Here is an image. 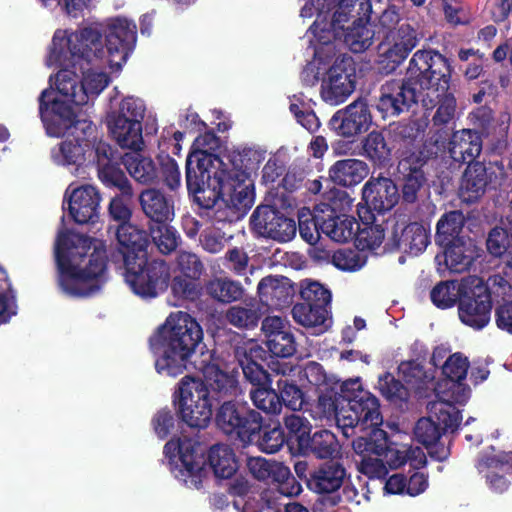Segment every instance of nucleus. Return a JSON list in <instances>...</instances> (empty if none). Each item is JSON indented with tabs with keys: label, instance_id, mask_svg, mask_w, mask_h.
<instances>
[{
	"label": "nucleus",
	"instance_id": "obj_53",
	"mask_svg": "<svg viewBox=\"0 0 512 512\" xmlns=\"http://www.w3.org/2000/svg\"><path fill=\"white\" fill-rule=\"evenodd\" d=\"M341 395H343L342 384L340 385L339 391L335 390L333 387H325L321 390L316 403V408L320 416L326 418L333 417L338 423L340 413L345 405L344 398H342Z\"/></svg>",
	"mask_w": 512,
	"mask_h": 512
},
{
	"label": "nucleus",
	"instance_id": "obj_16",
	"mask_svg": "<svg viewBox=\"0 0 512 512\" xmlns=\"http://www.w3.org/2000/svg\"><path fill=\"white\" fill-rule=\"evenodd\" d=\"M103 35H105L104 48L109 65L121 68L135 47L136 24L125 17H115L103 25Z\"/></svg>",
	"mask_w": 512,
	"mask_h": 512
},
{
	"label": "nucleus",
	"instance_id": "obj_42",
	"mask_svg": "<svg viewBox=\"0 0 512 512\" xmlns=\"http://www.w3.org/2000/svg\"><path fill=\"white\" fill-rule=\"evenodd\" d=\"M465 223V217L462 211L452 210L444 213L437 222L435 241L441 247L449 245L456 239L462 238L460 235Z\"/></svg>",
	"mask_w": 512,
	"mask_h": 512
},
{
	"label": "nucleus",
	"instance_id": "obj_39",
	"mask_svg": "<svg viewBox=\"0 0 512 512\" xmlns=\"http://www.w3.org/2000/svg\"><path fill=\"white\" fill-rule=\"evenodd\" d=\"M102 62H95L93 65L79 66V72L81 73L80 81V95L77 101L81 103V107L88 103L90 97L98 96L108 85L110 79L105 72H97L95 69L101 68Z\"/></svg>",
	"mask_w": 512,
	"mask_h": 512
},
{
	"label": "nucleus",
	"instance_id": "obj_55",
	"mask_svg": "<svg viewBox=\"0 0 512 512\" xmlns=\"http://www.w3.org/2000/svg\"><path fill=\"white\" fill-rule=\"evenodd\" d=\"M451 81L448 83L446 92L443 95H437L433 91H428L426 96L430 98V102L436 101L438 104L437 110L433 116V123L435 126L448 124L455 115L456 99L453 93L450 92Z\"/></svg>",
	"mask_w": 512,
	"mask_h": 512
},
{
	"label": "nucleus",
	"instance_id": "obj_56",
	"mask_svg": "<svg viewBox=\"0 0 512 512\" xmlns=\"http://www.w3.org/2000/svg\"><path fill=\"white\" fill-rule=\"evenodd\" d=\"M277 393L281 407L285 405L287 408L297 411L301 410L304 405V392L292 380L281 377L277 381Z\"/></svg>",
	"mask_w": 512,
	"mask_h": 512
},
{
	"label": "nucleus",
	"instance_id": "obj_7",
	"mask_svg": "<svg viewBox=\"0 0 512 512\" xmlns=\"http://www.w3.org/2000/svg\"><path fill=\"white\" fill-rule=\"evenodd\" d=\"M415 133L401 135L405 150L397 165V172L402 181L400 197L403 203L413 204L426 181L423 171L429 159L436 158L444 149L446 138L442 130H414Z\"/></svg>",
	"mask_w": 512,
	"mask_h": 512
},
{
	"label": "nucleus",
	"instance_id": "obj_58",
	"mask_svg": "<svg viewBox=\"0 0 512 512\" xmlns=\"http://www.w3.org/2000/svg\"><path fill=\"white\" fill-rule=\"evenodd\" d=\"M266 346L275 357L289 358L296 353L297 343L291 328L269 336Z\"/></svg>",
	"mask_w": 512,
	"mask_h": 512
},
{
	"label": "nucleus",
	"instance_id": "obj_36",
	"mask_svg": "<svg viewBox=\"0 0 512 512\" xmlns=\"http://www.w3.org/2000/svg\"><path fill=\"white\" fill-rule=\"evenodd\" d=\"M371 11L370 0H338L330 26L338 33L339 30H344L345 23L350 19L353 22L369 21Z\"/></svg>",
	"mask_w": 512,
	"mask_h": 512
},
{
	"label": "nucleus",
	"instance_id": "obj_3",
	"mask_svg": "<svg viewBox=\"0 0 512 512\" xmlns=\"http://www.w3.org/2000/svg\"><path fill=\"white\" fill-rule=\"evenodd\" d=\"M78 245L68 234L58 236L55 244V260L58 284L62 291L77 298L91 297L98 293L105 282L107 253L103 247L91 249L87 239H78Z\"/></svg>",
	"mask_w": 512,
	"mask_h": 512
},
{
	"label": "nucleus",
	"instance_id": "obj_9",
	"mask_svg": "<svg viewBox=\"0 0 512 512\" xmlns=\"http://www.w3.org/2000/svg\"><path fill=\"white\" fill-rule=\"evenodd\" d=\"M430 415L420 418L414 427V436L431 458L443 462L451 454L449 445L440 442L442 435L455 432L462 420L460 410L450 401H436L430 404Z\"/></svg>",
	"mask_w": 512,
	"mask_h": 512
},
{
	"label": "nucleus",
	"instance_id": "obj_24",
	"mask_svg": "<svg viewBox=\"0 0 512 512\" xmlns=\"http://www.w3.org/2000/svg\"><path fill=\"white\" fill-rule=\"evenodd\" d=\"M108 231L115 235L117 250L124 265L136 259L143 261L144 256L148 254L150 234L144 228L130 222L125 225L110 226Z\"/></svg>",
	"mask_w": 512,
	"mask_h": 512
},
{
	"label": "nucleus",
	"instance_id": "obj_19",
	"mask_svg": "<svg viewBox=\"0 0 512 512\" xmlns=\"http://www.w3.org/2000/svg\"><path fill=\"white\" fill-rule=\"evenodd\" d=\"M356 66L352 57L336 58L321 84L322 99L331 104L343 103L356 88Z\"/></svg>",
	"mask_w": 512,
	"mask_h": 512
},
{
	"label": "nucleus",
	"instance_id": "obj_12",
	"mask_svg": "<svg viewBox=\"0 0 512 512\" xmlns=\"http://www.w3.org/2000/svg\"><path fill=\"white\" fill-rule=\"evenodd\" d=\"M494 288L505 293L510 286L504 277L496 274L490 276L486 283L479 280L472 288L465 290L458 302V315L463 324L475 330H481L488 325L491 318Z\"/></svg>",
	"mask_w": 512,
	"mask_h": 512
},
{
	"label": "nucleus",
	"instance_id": "obj_38",
	"mask_svg": "<svg viewBox=\"0 0 512 512\" xmlns=\"http://www.w3.org/2000/svg\"><path fill=\"white\" fill-rule=\"evenodd\" d=\"M329 124L332 128H369L372 116L366 103L355 101L344 110L337 111Z\"/></svg>",
	"mask_w": 512,
	"mask_h": 512
},
{
	"label": "nucleus",
	"instance_id": "obj_6",
	"mask_svg": "<svg viewBox=\"0 0 512 512\" xmlns=\"http://www.w3.org/2000/svg\"><path fill=\"white\" fill-rule=\"evenodd\" d=\"M61 69L55 75V86L44 89L39 97V115L45 128H76L79 124L91 128L93 122L77 101L80 95L79 65L72 66L70 59L65 64H56Z\"/></svg>",
	"mask_w": 512,
	"mask_h": 512
},
{
	"label": "nucleus",
	"instance_id": "obj_45",
	"mask_svg": "<svg viewBox=\"0 0 512 512\" xmlns=\"http://www.w3.org/2000/svg\"><path fill=\"white\" fill-rule=\"evenodd\" d=\"M363 227L355 228V241L357 247L361 250H376L385 239V230L381 225L373 224L375 216L371 214L368 218H364L359 213Z\"/></svg>",
	"mask_w": 512,
	"mask_h": 512
},
{
	"label": "nucleus",
	"instance_id": "obj_27",
	"mask_svg": "<svg viewBox=\"0 0 512 512\" xmlns=\"http://www.w3.org/2000/svg\"><path fill=\"white\" fill-rule=\"evenodd\" d=\"M138 201L143 214L157 225L169 224L175 217V201L172 195L158 188L143 189Z\"/></svg>",
	"mask_w": 512,
	"mask_h": 512
},
{
	"label": "nucleus",
	"instance_id": "obj_49",
	"mask_svg": "<svg viewBox=\"0 0 512 512\" xmlns=\"http://www.w3.org/2000/svg\"><path fill=\"white\" fill-rule=\"evenodd\" d=\"M18 312L16 291L8 272L0 265V326L10 322Z\"/></svg>",
	"mask_w": 512,
	"mask_h": 512
},
{
	"label": "nucleus",
	"instance_id": "obj_15",
	"mask_svg": "<svg viewBox=\"0 0 512 512\" xmlns=\"http://www.w3.org/2000/svg\"><path fill=\"white\" fill-rule=\"evenodd\" d=\"M217 179V201L229 203L236 211L246 216L255 202V186L250 174L231 162L227 170L218 172Z\"/></svg>",
	"mask_w": 512,
	"mask_h": 512
},
{
	"label": "nucleus",
	"instance_id": "obj_59",
	"mask_svg": "<svg viewBox=\"0 0 512 512\" xmlns=\"http://www.w3.org/2000/svg\"><path fill=\"white\" fill-rule=\"evenodd\" d=\"M254 406L267 414L277 415L282 407L276 389L270 386L252 388L249 392Z\"/></svg>",
	"mask_w": 512,
	"mask_h": 512
},
{
	"label": "nucleus",
	"instance_id": "obj_46",
	"mask_svg": "<svg viewBox=\"0 0 512 512\" xmlns=\"http://www.w3.org/2000/svg\"><path fill=\"white\" fill-rule=\"evenodd\" d=\"M466 288L455 280L440 281L430 291L432 303L439 309L452 308L460 301Z\"/></svg>",
	"mask_w": 512,
	"mask_h": 512
},
{
	"label": "nucleus",
	"instance_id": "obj_25",
	"mask_svg": "<svg viewBox=\"0 0 512 512\" xmlns=\"http://www.w3.org/2000/svg\"><path fill=\"white\" fill-rule=\"evenodd\" d=\"M446 138L443 150L448 149L449 156L455 162L474 163L482 151V140L478 130H442L440 132Z\"/></svg>",
	"mask_w": 512,
	"mask_h": 512
},
{
	"label": "nucleus",
	"instance_id": "obj_40",
	"mask_svg": "<svg viewBox=\"0 0 512 512\" xmlns=\"http://www.w3.org/2000/svg\"><path fill=\"white\" fill-rule=\"evenodd\" d=\"M123 165L131 177L141 184H153L159 181V169L150 157L126 153Z\"/></svg>",
	"mask_w": 512,
	"mask_h": 512
},
{
	"label": "nucleus",
	"instance_id": "obj_54",
	"mask_svg": "<svg viewBox=\"0 0 512 512\" xmlns=\"http://www.w3.org/2000/svg\"><path fill=\"white\" fill-rule=\"evenodd\" d=\"M486 247L488 252L495 257H501L504 254L512 255V239L508 220H502L501 226H495L489 231Z\"/></svg>",
	"mask_w": 512,
	"mask_h": 512
},
{
	"label": "nucleus",
	"instance_id": "obj_22",
	"mask_svg": "<svg viewBox=\"0 0 512 512\" xmlns=\"http://www.w3.org/2000/svg\"><path fill=\"white\" fill-rule=\"evenodd\" d=\"M496 178L491 164L487 166L483 162L469 163L461 176L459 198L466 204L478 203Z\"/></svg>",
	"mask_w": 512,
	"mask_h": 512
},
{
	"label": "nucleus",
	"instance_id": "obj_48",
	"mask_svg": "<svg viewBox=\"0 0 512 512\" xmlns=\"http://www.w3.org/2000/svg\"><path fill=\"white\" fill-rule=\"evenodd\" d=\"M368 21L352 22V26L341 30L344 43L354 53L366 51L373 43L374 31L367 26Z\"/></svg>",
	"mask_w": 512,
	"mask_h": 512
},
{
	"label": "nucleus",
	"instance_id": "obj_10",
	"mask_svg": "<svg viewBox=\"0 0 512 512\" xmlns=\"http://www.w3.org/2000/svg\"><path fill=\"white\" fill-rule=\"evenodd\" d=\"M216 154L203 150L189 153L185 165V180L188 194L203 209L213 208L217 202L216 181L218 172L227 170L231 164Z\"/></svg>",
	"mask_w": 512,
	"mask_h": 512
},
{
	"label": "nucleus",
	"instance_id": "obj_20",
	"mask_svg": "<svg viewBox=\"0 0 512 512\" xmlns=\"http://www.w3.org/2000/svg\"><path fill=\"white\" fill-rule=\"evenodd\" d=\"M475 467L485 479L488 488L496 494H503L511 485L512 451L495 453V447L479 453Z\"/></svg>",
	"mask_w": 512,
	"mask_h": 512
},
{
	"label": "nucleus",
	"instance_id": "obj_8",
	"mask_svg": "<svg viewBox=\"0 0 512 512\" xmlns=\"http://www.w3.org/2000/svg\"><path fill=\"white\" fill-rule=\"evenodd\" d=\"M103 24L90 23L79 27L75 32L65 36L56 31L50 46L48 61L50 64H65V58L70 59L72 66L93 65L102 62L105 48L102 41Z\"/></svg>",
	"mask_w": 512,
	"mask_h": 512
},
{
	"label": "nucleus",
	"instance_id": "obj_17",
	"mask_svg": "<svg viewBox=\"0 0 512 512\" xmlns=\"http://www.w3.org/2000/svg\"><path fill=\"white\" fill-rule=\"evenodd\" d=\"M342 140L338 141V149L343 153L361 154L373 162L375 166L385 168L392 160V149L388 146L384 136L377 130H372L362 138V130H340Z\"/></svg>",
	"mask_w": 512,
	"mask_h": 512
},
{
	"label": "nucleus",
	"instance_id": "obj_52",
	"mask_svg": "<svg viewBox=\"0 0 512 512\" xmlns=\"http://www.w3.org/2000/svg\"><path fill=\"white\" fill-rule=\"evenodd\" d=\"M377 388L387 401L400 407L407 403L410 397L409 388L390 372L379 376Z\"/></svg>",
	"mask_w": 512,
	"mask_h": 512
},
{
	"label": "nucleus",
	"instance_id": "obj_23",
	"mask_svg": "<svg viewBox=\"0 0 512 512\" xmlns=\"http://www.w3.org/2000/svg\"><path fill=\"white\" fill-rule=\"evenodd\" d=\"M400 193L396 183L389 177L379 175L371 177L362 188V200L366 204V213L384 214L399 202Z\"/></svg>",
	"mask_w": 512,
	"mask_h": 512
},
{
	"label": "nucleus",
	"instance_id": "obj_33",
	"mask_svg": "<svg viewBox=\"0 0 512 512\" xmlns=\"http://www.w3.org/2000/svg\"><path fill=\"white\" fill-rule=\"evenodd\" d=\"M441 247L444 249L446 266L455 273L468 270L478 256L477 246L470 237L464 236Z\"/></svg>",
	"mask_w": 512,
	"mask_h": 512
},
{
	"label": "nucleus",
	"instance_id": "obj_50",
	"mask_svg": "<svg viewBox=\"0 0 512 512\" xmlns=\"http://www.w3.org/2000/svg\"><path fill=\"white\" fill-rule=\"evenodd\" d=\"M284 425L288 431V441L297 445L300 454H307V445L312 429L309 421L304 417L292 414L285 417Z\"/></svg>",
	"mask_w": 512,
	"mask_h": 512
},
{
	"label": "nucleus",
	"instance_id": "obj_2",
	"mask_svg": "<svg viewBox=\"0 0 512 512\" xmlns=\"http://www.w3.org/2000/svg\"><path fill=\"white\" fill-rule=\"evenodd\" d=\"M452 61L434 49L417 50L409 61L402 80L386 81L381 86L377 111L385 119L398 116L418 103L424 93L443 95L452 81Z\"/></svg>",
	"mask_w": 512,
	"mask_h": 512
},
{
	"label": "nucleus",
	"instance_id": "obj_1",
	"mask_svg": "<svg viewBox=\"0 0 512 512\" xmlns=\"http://www.w3.org/2000/svg\"><path fill=\"white\" fill-rule=\"evenodd\" d=\"M204 379L184 376L173 394L177 415L191 428L205 429L212 418L216 428L241 444L253 443L262 430L263 417L248 402L236 399V376L207 364Z\"/></svg>",
	"mask_w": 512,
	"mask_h": 512
},
{
	"label": "nucleus",
	"instance_id": "obj_34",
	"mask_svg": "<svg viewBox=\"0 0 512 512\" xmlns=\"http://www.w3.org/2000/svg\"><path fill=\"white\" fill-rule=\"evenodd\" d=\"M368 174V164L354 158L338 160L329 169L332 182L342 187H353L361 183Z\"/></svg>",
	"mask_w": 512,
	"mask_h": 512
},
{
	"label": "nucleus",
	"instance_id": "obj_31",
	"mask_svg": "<svg viewBox=\"0 0 512 512\" xmlns=\"http://www.w3.org/2000/svg\"><path fill=\"white\" fill-rule=\"evenodd\" d=\"M323 208L320 213L324 216L321 231L330 239L339 243H346L355 236V228H359V223L353 216L346 214H337L329 204H321Z\"/></svg>",
	"mask_w": 512,
	"mask_h": 512
},
{
	"label": "nucleus",
	"instance_id": "obj_29",
	"mask_svg": "<svg viewBox=\"0 0 512 512\" xmlns=\"http://www.w3.org/2000/svg\"><path fill=\"white\" fill-rule=\"evenodd\" d=\"M101 196L91 185H84L73 190L68 201V211L78 224L94 223L98 218Z\"/></svg>",
	"mask_w": 512,
	"mask_h": 512
},
{
	"label": "nucleus",
	"instance_id": "obj_62",
	"mask_svg": "<svg viewBox=\"0 0 512 512\" xmlns=\"http://www.w3.org/2000/svg\"><path fill=\"white\" fill-rule=\"evenodd\" d=\"M469 368V362L461 353L450 355L442 366V374L447 380L458 382L465 380Z\"/></svg>",
	"mask_w": 512,
	"mask_h": 512
},
{
	"label": "nucleus",
	"instance_id": "obj_60",
	"mask_svg": "<svg viewBox=\"0 0 512 512\" xmlns=\"http://www.w3.org/2000/svg\"><path fill=\"white\" fill-rule=\"evenodd\" d=\"M150 238H152L158 250L164 255L175 251L180 241V236L176 229L168 224L158 225L156 230L151 229Z\"/></svg>",
	"mask_w": 512,
	"mask_h": 512
},
{
	"label": "nucleus",
	"instance_id": "obj_14",
	"mask_svg": "<svg viewBox=\"0 0 512 512\" xmlns=\"http://www.w3.org/2000/svg\"><path fill=\"white\" fill-rule=\"evenodd\" d=\"M125 281L131 290L143 299L156 298L164 293L170 282V267L164 260L148 261V254L142 260L124 265Z\"/></svg>",
	"mask_w": 512,
	"mask_h": 512
},
{
	"label": "nucleus",
	"instance_id": "obj_44",
	"mask_svg": "<svg viewBox=\"0 0 512 512\" xmlns=\"http://www.w3.org/2000/svg\"><path fill=\"white\" fill-rule=\"evenodd\" d=\"M206 294L213 300L228 304L242 299L244 289L242 285L229 278H214L205 284Z\"/></svg>",
	"mask_w": 512,
	"mask_h": 512
},
{
	"label": "nucleus",
	"instance_id": "obj_37",
	"mask_svg": "<svg viewBox=\"0 0 512 512\" xmlns=\"http://www.w3.org/2000/svg\"><path fill=\"white\" fill-rule=\"evenodd\" d=\"M330 306L321 304L297 303L292 308V316L296 323L315 328L318 333L325 332L331 324Z\"/></svg>",
	"mask_w": 512,
	"mask_h": 512
},
{
	"label": "nucleus",
	"instance_id": "obj_61",
	"mask_svg": "<svg viewBox=\"0 0 512 512\" xmlns=\"http://www.w3.org/2000/svg\"><path fill=\"white\" fill-rule=\"evenodd\" d=\"M254 441L257 442L261 451L273 454L282 448L285 442V434L280 425L273 428L262 427Z\"/></svg>",
	"mask_w": 512,
	"mask_h": 512
},
{
	"label": "nucleus",
	"instance_id": "obj_13",
	"mask_svg": "<svg viewBox=\"0 0 512 512\" xmlns=\"http://www.w3.org/2000/svg\"><path fill=\"white\" fill-rule=\"evenodd\" d=\"M169 469L186 486L199 489L205 476L204 453L190 439L169 440L163 449Z\"/></svg>",
	"mask_w": 512,
	"mask_h": 512
},
{
	"label": "nucleus",
	"instance_id": "obj_21",
	"mask_svg": "<svg viewBox=\"0 0 512 512\" xmlns=\"http://www.w3.org/2000/svg\"><path fill=\"white\" fill-rule=\"evenodd\" d=\"M429 243L430 230L423 223H407L404 217L395 216L385 250L402 251L416 256L422 253Z\"/></svg>",
	"mask_w": 512,
	"mask_h": 512
},
{
	"label": "nucleus",
	"instance_id": "obj_5",
	"mask_svg": "<svg viewBox=\"0 0 512 512\" xmlns=\"http://www.w3.org/2000/svg\"><path fill=\"white\" fill-rule=\"evenodd\" d=\"M202 340L203 329L195 318L183 311L171 313L149 340L157 372L182 374Z\"/></svg>",
	"mask_w": 512,
	"mask_h": 512
},
{
	"label": "nucleus",
	"instance_id": "obj_4",
	"mask_svg": "<svg viewBox=\"0 0 512 512\" xmlns=\"http://www.w3.org/2000/svg\"><path fill=\"white\" fill-rule=\"evenodd\" d=\"M49 137L64 138L61 154L68 164L95 163L101 182L119 189V193L133 191L121 169L123 158L116 149L98 136V130H46Z\"/></svg>",
	"mask_w": 512,
	"mask_h": 512
},
{
	"label": "nucleus",
	"instance_id": "obj_47",
	"mask_svg": "<svg viewBox=\"0 0 512 512\" xmlns=\"http://www.w3.org/2000/svg\"><path fill=\"white\" fill-rule=\"evenodd\" d=\"M107 217L108 227L130 223L133 217V191L113 196L108 205Z\"/></svg>",
	"mask_w": 512,
	"mask_h": 512
},
{
	"label": "nucleus",
	"instance_id": "obj_18",
	"mask_svg": "<svg viewBox=\"0 0 512 512\" xmlns=\"http://www.w3.org/2000/svg\"><path fill=\"white\" fill-rule=\"evenodd\" d=\"M250 229L260 237L278 242L290 241L296 234L295 221L275 205L260 204L250 216Z\"/></svg>",
	"mask_w": 512,
	"mask_h": 512
},
{
	"label": "nucleus",
	"instance_id": "obj_35",
	"mask_svg": "<svg viewBox=\"0 0 512 512\" xmlns=\"http://www.w3.org/2000/svg\"><path fill=\"white\" fill-rule=\"evenodd\" d=\"M145 105L142 100L127 97L122 100L118 111L107 114V128H142L145 114Z\"/></svg>",
	"mask_w": 512,
	"mask_h": 512
},
{
	"label": "nucleus",
	"instance_id": "obj_41",
	"mask_svg": "<svg viewBox=\"0 0 512 512\" xmlns=\"http://www.w3.org/2000/svg\"><path fill=\"white\" fill-rule=\"evenodd\" d=\"M364 432V435L358 436L352 441L355 454L359 457L381 456L389 438L388 433L380 426H368Z\"/></svg>",
	"mask_w": 512,
	"mask_h": 512
},
{
	"label": "nucleus",
	"instance_id": "obj_28",
	"mask_svg": "<svg viewBox=\"0 0 512 512\" xmlns=\"http://www.w3.org/2000/svg\"><path fill=\"white\" fill-rule=\"evenodd\" d=\"M346 477V469L337 461H328L305 475L307 487L319 495H339Z\"/></svg>",
	"mask_w": 512,
	"mask_h": 512
},
{
	"label": "nucleus",
	"instance_id": "obj_26",
	"mask_svg": "<svg viewBox=\"0 0 512 512\" xmlns=\"http://www.w3.org/2000/svg\"><path fill=\"white\" fill-rule=\"evenodd\" d=\"M296 289L292 281L281 275L263 277L257 285L259 301L271 310H282L293 303Z\"/></svg>",
	"mask_w": 512,
	"mask_h": 512
},
{
	"label": "nucleus",
	"instance_id": "obj_11",
	"mask_svg": "<svg viewBox=\"0 0 512 512\" xmlns=\"http://www.w3.org/2000/svg\"><path fill=\"white\" fill-rule=\"evenodd\" d=\"M342 398L345 405L338 419V426L344 430L359 428L365 431L368 426H381L383 417L378 398L362 388L359 378L342 383Z\"/></svg>",
	"mask_w": 512,
	"mask_h": 512
},
{
	"label": "nucleus",
	"instance_id": "obj_30",
	"mask_svg": "<svg viewBox=\"0 0 512 512\" xmlns=\"http://www.w3.org/2000/svg\"><path fill=\"white\" fill-rule=\"evenodd\" d=\"M236 355L245 379L253 388L272 385L271 375L262 364L266 360V351L261 346L253 344L242 353L237 350Z\"/></svg>",
	"mask_w": 512,
	"mask_h": 512
},
{
	"label": "nucleus",
	"instance_id": "obj_64",
	"mask_svg": "<svg viewBox=\"0 0 512 512\" xmlns=\"http://www.w3.org/2000/svg\"><path fill=\"white\" fill-rule=\"evenodd\" d=\"M271 478L279 482L280 491L286 496H297L302 490L301 485L291 474L289 468L282 464L274 462Z\"/></svg>",
	"mask_w": 512,
	"mask_h": 512
},
{
	"label": "nucleus",
	"instance_id": "obj_57",
	"mask_svg": "<svg viewBox=\"0 0 512 512\" xmlns=\"http://www.w3.org/2000/svg\"><path fill=\"white\" fill-rule=\"evenodd\" d=\"M225 318L239 329H253L261 319V312L256 307L234 305L226 311Z\"/></svg>",
	"mask_w": 512,
	"mask_h": 512
},
{
	"label": "nucleus",
	"instance_id": "obj_51",
	"mask_svg": "<svg viewBox=\"0 0 512 512\" xmlns=\"http://www.w3.org/2000/svg\"><path fill=\"white\" fill-rule=\"evenodd\" d=\"M338 451V440L329 430L316 431L308 440L307 454L312 453L319 459L333 458Z\"/></svg>",
	"mask_w": 512,
	"mask_h": 512
},
{
	"label": "nucleus",
	"instance_id": "obj_43",
	"mask_svg": "<svg viewBox=\"0 0 512 512\" xmlns=\"http://www.w3.org/2000/svg\"><path fill=\"white\" fill-rule=\"evenodd\" d=\"M398 371L405 383L421 394L435 376L433 370H426L424 365L417 360L402 361L398 366Z\"/></svg>",
	"mask_w": 512,
	"mask_h": 512
},
{
	"label": "nucleus",
	"instance_id": "obj_63",
	"mask_svg": "<svg viewBox=\"0 0 512 512\" xmlns=\"http://www.w3.org/2000/svg\"><path fill=\"white\" fill-rule=\"evenodd\" d=\"M358 471L369 479H385L388 467L381 456H361L356 461Z\"/></svg>",
	"mask_w": 512,
	"mask_h": 512
},
{
	"label": "nucleus",
	"instance_id": "obj_32",
	"mask_svg": "<svg viewBox=\"0 0 512 512\" xmlns=\"http://www.w3.org/2000/svg\"><path fill=\"white\" fill-rule=\"evenodd\" d=\"M204 462L217 479H231L239 469L234 449L224 443H216L210 446L206 458L204 457Z\"/></svg>",
	"mask_w": 512,
	"mask_h": 512
}]
</instances>
